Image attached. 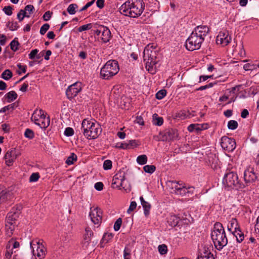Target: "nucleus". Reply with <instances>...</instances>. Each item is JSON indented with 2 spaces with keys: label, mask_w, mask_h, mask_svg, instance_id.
Segmentation results:
<instances>
[{
  "label": "nucleus",
  "mask_w": 259,
  "mask_h": 259,
  "mask_svg": "<svg viewBox=\"0 0 259 259\" xmlns=\"http://www.w3.org/2000/svg\"><path fill=\"white\" fill-rule=\"evenodd\" d=\"M145 3L143 0L127 1L119 8V12L124 16L137 18L143 13Z\"/></svg>",
  "instance_id": "1"
},
{
  "label": "nucleus",
  "mask_w": 259,
  "mask_h": 259,
  "mask_svg": "<svg viewBox=\"0 0 259 259\" xmlns=\"http://www.w3.org/2000/svg\"><path fill=\"white\" fill-rule=\"evenodd\" d=\"M211 238L215 248L219 251L227 244L228 239L224 228L221 223L216 222L214 224Z\"/></svg>",
  "instance_id": "2"
},
{
  "label": "nucleus",
  "mask_w": 259,
  "mask_h": 259,
  "mask_svg": "<svg viewBox=\"0 0 259 259\" xmlns=\"http://www.w3.org/2000/svg\"><path fill=\"white\" fill-rule=\"evenodd\" d=\"M81 132L88 139H96L102 133L100 124L95 120L84 119L81 123Z\"/></svg>",
  "instance_id": "3"
},
{
  "label": "nucleus",
  "mask_w": 259,
  "mask_h": 259,
  "mask_svg": "<svg viewBox=\"0 0 259 259\" xmlns=\"http://www.w3.org/2000/svg\"><path fill=\"white\" fill-rule=\"evenodd\" d=\"M119 70L118 62L114 60H109L101 69L100 77L103 79L109 80L115 75Z\"/></svg>",
  "instance_id": "4"
},
{
  "label": "nucleus",
  "mask_w": 259,
  "mask_h": 259,
  "mask_svg": "<svg viewBox=\"0 0 259 259\" xmlns=\"http://www.w3.org/2000/svg\"><path fill=\"white\" fill-rule=\"evenodd\" d=\"M223 184L225 187L236 190L244 188L243 182L238 179V175L233 171H229L225 175Z\"/></svg>",
  "instance_id": "5"
},
{
  "label": "nucleus",
  "mask_w": 259,
  "mask_h": 259,
  "mask_svg": "<svg viewBox=\"0 0 259 259\" xmlns=\"http://www.w3.org/2000/svg\"><path fill=\"white\" fill-rule=\"evenodd\" d=\"M157 51H149L147 49H144L143 52V59L146 62V68L149 72L154 71V66L159 62Z\"/></svg>",
  "instance_id": "6"
},
{
  "label": "nucleus",
  "mask_w": 259,
  "mask_h": 259,
  "mask_svg": "<svg viewBox=\"0 0 259 259\" xmlns=\"http://www.w3.org/2000/svg\"><path fill=\"white\" fill-rule=\"evenodd\" d=\"M94 32L99 36L101 35L100 39L104 44L108 42L112 37L110 29L107 26L102 25H97L94 30Z\"/></svg>",
  "instance_id": "7"
},
{
  "label": "nucleus",
  "mask_w": 259,
  "mask_h": 259,
  "mask_svg": "<svg viewBox=\"0 0 259 259\" xmlns=\"http://www.w3.org/2000/svg\"><path fill=\"white\" fill-rule=\"evenodd\" d=\"M204 40L195 35L192 33L187 38L185 42L186 48L190 51L198 50L200 48Z\"/></svg>",
  "instance_id": "8"
},
{
  "label": "nucleus",
  "mask_w": 259,
  "mask_h": 259,
  "mask_svg": "<svg viewBox=\"0 0 259 259\" xmlns=\"http://www.w3.org/2000/svg\"><path fill=\"white\" fill-rule=\"evenodd\" d=\"M125 180V174L123 171H119L113 177L112 183V186L114 188L121 189V188L126 192L130 191V189L125 188L123 186V181Z\"/></svg>",
  "instance_id": "9"
},
{
  "label": "nucleus",
  "mask_w": 259,
  "mask_h": 259,
  "mask_svg": "<svg viewBox=\"0 0 259 259\" xmlns=\"http://www.w3.org/2000/svg\"><path fill=\"white\" fill-rule=\"evenodd\" d=\"M243 178V185H244V188L254 182L257 179V177L254 172L253 168H249L244 171Z\"/></svg>",
  "instance_id": "10"
},
{
  "label": "nucleus",
  "mask_w": 259,
  "mask_h": 259,
  "mask_svg": "<svg viewBox=\"0 0 259 259\" xmlns=\"http://www.w3.org/2000/svg\"><path fill=\"white\" fill-rule=\"evenodd\" d=\"M221 145L225 151L232 152L236 148V142L234 139L224 136L221 138Z\"/></svg>",
  "instance_id": "11"
},
{
  "label": "nucleus",
  "mask_w": 259,
  "mask_h": 259,
  "mask_svg": "<svg viewBox=\"0 0 259 259\" xmlns=\"http://www.w3.org/2000/svg\"><path fill=\"white\" fill-rule=\"evenodd\" d=\"M161 136V140L164 141H173L177 140L179 137L178 131L174 128H167L163 132L160 133Z\"/></svg>",
  "instance_id": "12"
},
{
  "label": "nucleus",
  "mask_w": 259,
  "mask_h": 259,
  "mask_svg": "<svg viewBox=\"0 0 259 259\" xmlns=\"http://www.w3.org/2000/svg\"><path fill=\"white\" fill-rule=\"evenodd\" d=\"M89 216L92 222L96 225H100L102 222V211L98 207H91Z\"/></svg>",
  "instance_id": "13"
},
{
  "label": "nucleus",
  "mask_w": 259,
  "mask_h": 259,
  "mask_svg": "<svg viewBox=\"0 0 259 259\" xmlns=\"http://www.w3.org/2000/svg\"><path fill=\"white\" fill-rule=\"evenodd\" d=\"M232 38L229 35V32L227 30H224L220 32L217 37L216 42L217 44H221L223 46H227L231 41Z\"/></svg>",
  "instance_id": "14"
},
{
  "label": "nucleus",
  "mask_w": 259,
  "mask_h": 259,
  "mask_svg": "<svg viewBox=\"0 0 259 259\" xmlns=\"http://www.w3.org/2000/svg\"><path fill=\"white\" fill-rule=\"evenodd\" d=\"M80 91V83L76 82L68 87L66 91V95L67 98L71 100L76 96Z\"/></svg>",
  "instance_id": "15"
},
{
  "label": "nucleus",
  "mask_w": 259,
  "mask_h": 259,
  "mask_svg": "<svg viewBox=\"0 0 259 259\" xmlns=\"http://www.w3.org/2000/svg\"><path fill=\"white\" fill-rule=\"evenodd\" d=\"M209 31V28L205 25H200L195 28L192 33L197 35L198 37L204 40V37L207 35Z\"/></svg>",
  "instance_id": "16"
},
{
  "label": "nucleus",
  "mask_w": 259,
  "mask_h": 259,
  "mask_svg": "<svg viewBox=\"0 0 259 259\" xmlns=\"http://www.w3.org/2000/svg\"><path fill=\"white\" fill-rule=\"evenodd\" d=\"M85 231L83 240L82 242V246L84 249L88 248L91 241V237L93 235V232L90 228H86Z\"/></svg>",
  "instance_id": "17"
},
{
  "label": "nucleus",
  "mask_w": 259,
  "mask_h": 259,
  "mask_svg": "<svg viewBox=\"0 0 259 259\" xmlns=\"http://www.w3.org/2000/svg\"><path fill=\"white\" fill-rule=\"evenodd\" d=\"M172 184H173V186L175 189L174 191L176 194L184 196L186 194V193L189 192L188 189L186 187L184 186H181L179 182H172Z\"/></svg>",
  "instance_id": "18"
},
{
  "label": "nucleus",
  "mask_w": 259,
  "mask_h": 259,
  "mask_svg": "<svg viewBox=\"0 0 259 259\" xmlns=\"http://www.w3.org/2000/svg\"><path fill=\"white\" fill-rule=\"evenodd\" d=\"M16 157L15 150L8 151L4 157L5 163L8 166H11L13 164L14 160L16 159Z\"/></svg>",
  "instance_id": "19"
},
{
  "label": "nucleus",
  "mask_w": 259,
  "mask_h": 259,
  "mask_svg": "<svg viewBox=\"0 0 259 259\" xmlns=\"http://www.w3.org/2000/svg\"><path fill=\"white\" fill-rule=\"evenodd\" d=\"M32 253L34 255H36L39 259H43L46 255V249L43 244H40L39 246L36 248V250H35L33 249L32 250Z\"/></svg>",
  "instance_id": "20"
},
{
  "label": "nucleus",
  "mask_w": 259,
  "mask_h": 259,
  "mask_svg": "<svg viewBox=\"0 0 259 259\" xmlns=\"http://www.w3.org/2000/svg\"><path fill=\"white\" fill-rule=\"evenodd\" d=\"M197 259H215L213 254L210 251L208 247H204L203 249V252L201 253L200 255L197 256Z\"/></svg>",
  "instance_id": "21"
},
{
  "label": "nucleus",
  "mask_w": 259,
  "mask_h": 259,
  "mask_svg": "<svg viewBox=\"0 0 259 259\" xmlns=\"http://www.w3.org/2000/svg\"><path fill=\"white\" fill-rule=\"evenodd\" d=\"M218 158L215 154L210 153L207 156L206 162L208 165L211 166L212 168H215L218 164Z\"/></svg>",
  "instance_id": "22"
},
{
  "label": "nucleus",
  "mask_w": 259,
  "mask_h": 259,
  "mask_svg": "<svg viewBox=\"0 0 259 259\" xmlns=\"http://www.w3.org/2000/svg\"><path fill=\"white\" fill-rule=\"evenodd\" d=\"M19 215L18 213H16L14 211H12L9 212L7 214L6 219H7V223L11 225H13V221H15L17 220V219L19 218Z\"/></svg>",
  "instance_id": "23"
},
{
  "label": "nucleus",
  "mask_w": 259,
  "mask_h": 259,
  "mask_svg": "<svg viewBox=\"0 0 259 259\" xmlns=\"http://www.w3.org/2000/svg\"><path fill=\"white\" fill-rule=\"evenodd\" d=\"M240 228V226L238 223V221L236 218H232L229 221V224L228 225V230L230 231L231 233L233 231L232 229H234V230H236L237 229H239Z\"/></svg>",
  "instance_id": "24"
},
{
  "label": "nucleus",
  "mask_w": 259,
  "mask_h": 259,
  "mask_svg": "<svg viewBox=\"0 0 259 259\" xmlns=\"http://www.w3.org/2000/svg\"><path fill=\"white\" fill-rule=\"evenodd\" d=\"M232 233L236 238V240L239 243L242 242L244 239V233L241 230L240 228L239 229L233 231Z\"/></svg>",
  "instance_id": "25"
},
{
  "label": "nucleus",
  "mask_w": 259,
  "mask_h": 259,
  "mask_svg": "<svg viewBox=\"0 0 259 259\" xmlns=\"http://www.w3.org/2000/svg\"><path fill=\"white\" fill-rule=\"evenodd\" d=\"M50 122V120L49 116L47 117H40L39 118V121L37 125H39L41 128H46L49 125Z\"/></svg>",
  "instance_id": "26"
},
{
  "label": "nucleus",
  "mask_w": 259,
  "mask_h": 259,
  "mask_svg": "<svg viewBox=\"0 0 259 259\" xmlns=\"http://www.w3.org/2000/svg\"><path fill=\"white\" fill-rule=\"evenodd\" d=\"M180 220V219L177 215H172L168 218L167 222L171 227H175L178 225Z\"/></svg>",
  "instance_id": "27"
},
{
  "label": "nucleus",
  "mask_w": 259,
  "mask_h": 259,
  "mask_svg": "<svg viewBox=\"0 0 259 259\" xmlns=\"http://www.w3.org/2000/svg\"><path fill=\"white\" fill-rule=\"evenodd\" d=\"M5 97L7 99V102L10 103L17 98L18 95L15 91H12L8 92L5 95Z\"/></svg>",
  "instance_id": "28"
},
{
  "label": "nucleus",
  "mask_w": 259,
  "mask_h": 259,
  "mask_svg": "<svg viewBox=\"0 0 259 259\" xmlns=\"http://www.w3.org/2000/svg\"><path fill=\"white\" fill-rule=\"evenodd\" d=\"M153 123L155 125L160 126L163 123V119L155 113L153 115Z\"/></svg>",
  "instance_id": "29"
},
{
  "label": "nucleus",
  "mask_w": 259,
  "mask_h": 259,
  "mask_svg": "<svg viewBox=\"0 0 259 259\" xmlns=\"http://www.w3.org/2000/svg\"><path fill=\"white\" fill-rule=\"evenodd\" d=\"M139 145L140 142L138 140H132L126 143V147L125 148H127V149H134Z\"/></svg>",
  "instance_id": "30"
},
{
  "label": "nucleus",
  "mask_w": 259,
  "mask_h": 259,
  "mask_svg": "<svg viewBox=\"0 0 259 259\" xmlns=\"http://www.w3.org/2000/svg\"><path fill=\"white\" fill-rule=\"evenodd\" d=\"M13 242V239H11L8 243L6 246V252L5 254V256L6 258H10L12 254H13L12 249L13 248H11V243Z\"/></svg>",
  "instance_id": "31"
},
{
  "label": "nucleus",
  "mask_w": 259,
  "mask_h": 259,
  "mask_svg": "<svg viewBox=\"0 0 259 259\" xmlns=\"http://www.w3.org/2000/svg\"><path fill=\"white\" fill-rule=\"evenodd\" d=\"M113 234L111 233H104L102 239L101 241V243H107L110 240L112 239Z\"/></svg>",
  "instance_id": "32"
},
{
  "label": "nucleus",
  "mask_w": 259,
  "mask_h": 259,
  "mask_svg": "<svg viewBox=\"0 0 259 259\" xmlns=\"http://www.w3.org/2000/svg\"><path fill=\"white\" fill-rule=\"evenodd\" d=\"M9 195V193L6 189L3 190L0 192V204L8 199Z\"/></svg>",
  "instance_id": "33"
},
{
  "label": "nucleus",
  "mask_w": 259,
  "mask_h": 259,
  "mask_svg": "<svg viewBox=\"0 0 259 259\" xmlns=\"http://www.w3.org/2000/svg\"><path fill=\"white\" fill-rule=\"evenodd\" d=\"M13 76L12 71L9 69L5 70L2 74L1 77L5 80H8Z\"/></svg>",
  "instance_id": "34"
},
{
  "label": "nucleus",
  "mask_w": 259,
  "mask_h": 259,
  "mask_svg": "<svg viewBox=\"0 0 259 259\" xmlns=\"http://www.w3.org/2000/svg\"><path fill=\"white\" fill-rule=\"evenodd\" d=\"M77 156L74 153H72L66 160V163L68 165H71L74 163V162L77 160Z\"/></svg>",
  "instance_id": "35"
},
{
  "label": "nucleus",
  "mask_w": 259,
  "mask_h": 259,
  "mask_svg": "<svg viewBox=\"0 0 259 259\" xmlns=\"http://www.w3.org/2000/svg\"><path fill=\"white\" fill-rule=\"evenodd\" d=\"M17 107L16 104L15 103H14L13 104H10L8 106H5L4 107L2 108L0 110V113H4L6 112L7 110H13L14 109H15Z\"/></svg>",
  "instance_id": "36"
},
{
  "label": "nucleus",
  "mask_w": 259,
  "mask_h": 259,
  "mask_svg": "<svg viewBox=\"0 0 259 259\" xmlns=\"http://www.w3.org/2000/svg\"><path fill=\"white\" fill-rule=\"evenodd\" d=\"M137 161L139 164L144 165L147 162V157L144 154L140 155L138 156Z\"/></svg>",
  "instance_id": "37"
},
{
  "label": "nucleus",
  "mask_w": 259,
  "mask_h": 259,
  "mask_svg": "<svg viewBox=\"0 0 259 259\" xmlns=\"http://www.w3.org/2000/svg\"><path fill=\"white\" fill-rule=\"evenodd\" d=\"M143 169L146 172L152 174L156 170V167L154 165H146L144 166Z\"/></svg>",
  "instance_id": "38"
},
{
  "label": "nucleus",
  "mask_w": 259,
  "mask_h": 259,
  "mask_svg": "<svg viewBox=\"0 0 259 259\" xmlns=\"http://www.w3.org/2000/svg\"><path fill=\"white\" fill-rule=\"evenodd\" d=\"M20 44L18 41L16 40V38H15L10 42V46L11 49L14 52L17 51L18 50V46Z\"/></svg>",
  "instance_id": "39"
},
{
  "label": "nucleus",
  "mask_w": 259,
  "mask_h": 259,
  "mask_svg": "<svg viewBox=\"0 0 259 259\" xmlns=\"http://www.w3.org/2000/svg\"><path fill=\"white\" fill-rule=\"evenodd\" d=\"M24 17H29V15H27V13L25 11H23L22 9L20 10L19 12L17 14V18L20 22L22 21Z\"/></svg>",
  "instance_id": "40"
},
{
  "label": "nucleus",
  "mask_w": 259,
  "mask_h": 259,
  "mask_svg": "<svg viewBox=\"0 0 259 259\" xmlns=\"http://www.w3.org/2000/svg\"><path fill=\"white\" fill-rule=\"evenodd\" d=\"M78 6L76 4H72L68 6L67 11L69 14L73 15L76 13L75 9Z\"/></svg>",
  "instance_id": "41"
},
{
  "label": "nucleus",
  "mask_w": 259,
  "mask_h": 259,
  "mask_svg": "<svg viewBox=\"0 0 259 259\" xmlns=\"http://www.w3.org/2000/svg\"><path fill=\"white\" fill-rule=\"evenodd\" d=\"M238 124L236 120H231L228 123V127L230 130H234L238 127Z\"/></svg>",
  "instance_id": "42"
},
{
  "label": "nucleus",
  "mask_w": 259,
  "mask_h": 259,
  "mask_svg": "<svg viewBox=\"0 0 259 259\" xmlns=\"http://www.w3.org/2000/svg\"><path fill=\"white\" fill-rule=\"evenodd\" d=\"M7 26L11 31L16 30L19 27L17 22H9L8 23Z\"/></svg>",
  "instance_id": "43"
},
{
  "label": "nucleus",
  "mask_w": 259,
  "mask_h": 259,
  "mask_svg": "<svg viewBox=\"0 0 259 259\" xmlns=\"http://www.w3.org/2000/svg\"><path fill=\"white\" fill-rule=\"evenodd\" d=\"M166 95V91L165 90H161L156 94V98L158 100L163 99Z\"/></svg>",
  "instance_id": "44"
},
{
  "label": "nucleus",
  "mask_w": 259,
  "mask_h": 259,
  "mask_svg": "<svg viewBox=\"0 0 259 259\" xmlns=\"http://www.w3.org/2000/svg\"><path fill=\"white\" fill-rule=\"evenodd\" d=\"M40 244H42L40 242V240L37 239H34L32 240L30 243V246L33 250V249H34V248L36 247L37 248L38 246H39Z\"/></svg>",
  "instance_id": "45"
},
{
  "label": "nucleus",
  "mask_w": 259,
  "mask_h": 259,
  "mask_svg": "<svg viewBox=\"0 0 259 259\" xmlns=\"http://www.w3.org/2000/svg\"><path fill=\"white\" fill-rule=\"evenodd\" d=\"M24 136L25 137L29 139H32L33 138L34 136V132L32 130H30L29 128H27L25 130Z\"/></svg>",
  "instance_id": "46"
},
{
  "label": "nucleus",
  "mask_w": 259,
  "mask_h": 259,
  "mask_svg": "<svg viewBox=\"0 0 259 259\" xmlns=\"http://www.w3.org/2000/svg\"><path fill=\"white\" fill-rule=\"evenodd\" d=\"M158 248L159 253L162 255L166 254L167 252V247L165 244L159 245Z\"/></svg>",
  "instance_id": "47"
},
{
  "label": "nucleus",
  "mask_w": 259,
  "mask_h": 259,
  "mask_svg": "<svg viewBox=\"0 0 259 259\" xmlns=\"http://www.w3.org/2000/svg\"><path fill=\"white\" fill-rule=\"evenodd\" d=\"M112 162L110 160H106L103 163V168L105 170H109L112 168Z\"/></svg>",
  "instance_id": "48"
},
{
  "label": "nucleus",
  "mask_w": 259,
  "mask_h": 259,
  "mask_svg": "<svg viewBox=\"0 0 259 259\" xmlns=\"http://www.w3.org/2000/svg\"><path fill=\"white\" fill-rule=\"evenodd\" d=\"M39 177H40L39 174L38 172L32 173L29 177V182H36L38 180Z\"/></svg>",
  "instance_id": "49"
},
{
  "label": "nucleus",
  "mask_w": 259,
  "mask_h": 259,
  "mask_svg": "<svg viewBox=\"0 0 259 259\" xmlns=\"http://www.w3.org/2000/svg\"><path fill=\"white\" fill-rule=\"evenodd\" d=\"M142 206L144 208V214L146 216L149 214V211L151 209V205L147 202V204H142Z\"/></svg>",
  "instance_id": "50"
},
{
  "label": "nucleus",
  "mask_w": 259,
  "mask_h": 259,
  "mask_svg": "<svg viewBox=\"0 0 259 259\" xmlns=\"http://www.w3.org/2000/svg\"><path fill=\"white\" fill-rule=\"evenodd\" d=\"M122 224V219L119 218H118L114 223V229L115 231H118L121 227Z\"/></svg>",
  "instance_id": "51"
},
{
  "label": "nucleus",
  "mask_w": 259,
  "mask_h": 259,
  "mask_svg": "<svg viewBox=\"0 0 259 259\" xmlns=\"http://www.w3.org/2000/svg\"><path fill=\"white\" fill-rule=\"evenodd\" d=\"M50 28V25L48 23L44 24L40 28V33L44 35Z\"/></svg>",
  "instance_id": "52"
},
{
  "label": "nucleus",
  "mask_w": 259,
  "mask_h": 259,
  "mask_svg": "<svg viewBox=\"0 0 259 259\" xmlns=\"http://www.w3.org/2000/svg\"><path fill=\"white\" fill-rule=\"evenodd\" d=\"M124 259H130L131 258V249L125 247L123 251Z\"/></svg>",
  "instance_id": "53"
},
{
  "label": "nucleus",
  "mask_w": 259,
  "mask_h": 259,
  "mask_svg": "<svg viewBox=\"0 0 259 259\" xmlns=\"http://www.w3.org/2000/svg\"><path fill=\"white\" fill-rule=\"evenodd\" d=\"M91 28H92V24L91 23H89V24L83 25L80 26L78 29V31L79 32H82L83 31L89 30Z\"/></svg>",
  "instance_id": "54"
},
{
  "label": "nucleus",
  "mask_w": 259,
  "mask_h": 259,
  "mask_svg": "<svg viewBox=\"0 0 259 259\" xmlns=\"http://www.w3.org/2000/svg\"><path fill=\"white\" fill-rule=\"evenodd\" d=\"M12 10V7L10 6H5L3 9V11H4L5 13L8 16L12 15L13 13Z\"/></svg>",
  "instance_id": "55"
},
{
  "label": "nucleus",
  "mask_w": 259,
  "mask_h": 259,
  "mask_svg": "<svg viewBox=\"0 0 259 259\" xmlns=\"http://www.w3.org/2000/svg\"><path fill=\"white\" fill-rule=\"evenodd\" d=\"M33 114H36L39 118L40 117H46V115L45 114V112L44 110L40 109L37 110L36 109L33 112Z\"/></svg>",
  "instance_id": "56"
},
{
  "label": "nucleus",
  "mask_w": 259,
  "mask_h": 259,
  "mask_svg": "<svg viewBox=\"0 0 259 259\" xmlns=\"http://www.w3.org/2000/svg\"><path fill=\"white\" fill-rule=\"evenodd\" d=\"M74 134V130L71 127H67L64 132V135L67 137L72 136Z\"/></svg>",
  "instance_id": "57"
},
{
  "label": "nucleus",
  "mask_w": 259,
  "mask_h": 259,
  "mask_svg": "<svg viewBox=\"0 0 259 259\" xmlns=\"http://www.w3.org/2000/svg\"><path fill=\"white\" fill-rule=\"evenodd\" d=\"M22 205L21 204H17L15 207L12 209V211H14L15 212L18 213L19 215L21 213V211L22 209Z\"/></svg>",
  "instance_id": "58"
},
{
  "label": "nucleus",
  "mask_w": 259,
  "mask_h": 259,
  "mask_svg": "<svg viewBox=\"0 0 259 259\" xmlns=\"http://www.w3.org/2000/svg\"><path fill=\"white\" fill-rule=\"evenodd\" d=\"M52 15V12H50V11H47L45 13V14L43 15V19L44 21H49Z\"/></svg>",
  "instance_id": "59"
},
{
  "label": "nucleus",
  "mask_w": 259,
  "mask_h": 259,
  "mask_svg": "<svg viewBox=\"0 0 259 259\" xmlns=\"http://www.w3.org/2000/svg\"><path fill=\"white\" fill-rule=\"evenodd\" d=\"M38 52V50L37 49L32 50L29 54V58L31 60L34 59L36 57Z\"/></svg>",
  "instance_id": "60"
},
{
  "label": "nucleus",
  "mask_w": 259,
  "mask_h": 259,
  "mask_svg": "<svg viewBox=\"0 0 259 259\" xmlns=\"http://www.w3.org/2000/svg\"><path fill=\"white\" fill-rule=\"evenodd\" d=\"M34 10V8L33 5H28L25 6L24 10H23V11H25V12H26V11H28L29 13L30 14L33 12Z\"/></svg>",
  "instance_id": "61"
},
{
  "label": "nucleus",
  "mask_w": 259,
  "mask_h": 259,
  "mask_svg": "<svg viewBox=\"0 0 259 259\" xmlns=\"http://www.w3.org/2000/svg\"><path fill=\"white\" fill-rule=\"evenodd\" d=\"M137 207V203L135 201H132L130 206L127 210V213H130L131 211L136 209Z\"/></svg>",
  "instance_id": "62"
},
{
  "label": "nucleus",
  "mask_w": 259,
  "mask_h": 259,
  "mask_svg": "<svg viewBox=\"0 0 259 259\" xmlns=\"http://www.w3.org/2000/svg\"><path fill=\"white\" fill-rule=\"evenodd\" d=\"M126 147V143H122L118 142L116 144L115 147L116 148L121 149H127L125 148Z\"/></svg>",
  "instance_id": "63"
},
{
  "label": "nucleus",
  "mask_w": 259,
  "mask_h": 259,
  "mask_svg": "<svg viewBox=\"0 0 259 259\" xmlns=\"http://www.w3.org/2000/svg\"><path fill=\"white\" fill-rule=\"evenodd\" d=\"M104 185L102 182H97L95 184V188L98 191H101L103 190Z\"/></svg>",
  "instance_id": "64"
}]
</instances>
